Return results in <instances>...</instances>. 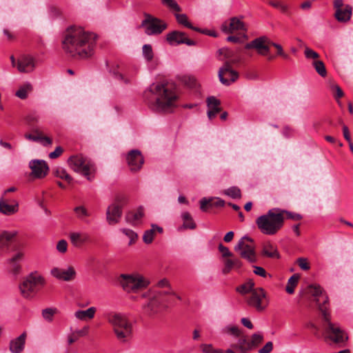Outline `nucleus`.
<instances>
[{"label": "nucleus", "mask_w": 353, "mask_h": 353, "mask_svg": "<svg viewBox=\"0 0 353 353\" xmlns=\"http://www.w3.org/2000/svg\"><path fill=\"white\" fill-rule=\"evenodd\" d=\"M6 196L0 197V213L6 216L14 214L19 211V203L16 200L11 201Z\"/></svg>", "instance_id": "22"}, {"label": "nucleus", "mask_w": 353, "mask_h": 353, "mask_svg": "<svg viewBox=\"0 0 353 353\" xmlns=\"http://www.w3.org/2000/svg\"><path fill=\"white\" fill-rule=\"evenodd\" d=\"M224 194L232 199H240L241 197V190L236 186L225 190Z\"/></svg>", "instance_id": "47"}, {"label": "nucleus", "mask_w": 353, "mask_h": 353, "mask_svg": "<svg viewBox=\"0 0 353 353\" xmlns=\"http://www.w3.org/2000/svg\"><path fill=\"white\" fill-rule=\"evenodd\" d=\"M161 3L163 6L167 7L171 10L179 12L181 11V8L176 3L175 0H161Z\"/></svg>", "instance_id": "53"}, {"label": "nucleus", "mask_w": 353, "mask_h": 353, "mask_svg": "<svg viewBox=\"0 0 353 353\" xmlns=\"http://www.w3.org/2000/svg\"><path fill=\"white\" fill-rule=\"evenodd\" d=\"M179 99L180 93L174 83L163 81L156 85V111L173 113L179 105Z\"/></svg>", "instance_id": "2"}, {"label": "nucleus", "mask_w": 353, "mask_h": 353, "mask_svg": "<svg viewBox=\"0 0 353 353\" xmlns=\"http://www.w3.org/2000/svg\"><path fill=\"white\" fill-rule=\"evenodd\" d=\"M154 307V297L150 298L147 303L143 305V312L146 315L151 316L153 314Z\"/></svg>", "instance_id": "52"}, {"label": "nucleus", "mask_w": 353, "mask_h": 353, "mask_svg": "<svg viewBox=\"0 0 353 353\" xmlns=\"http://www.w3.org/2000/svg\"><path fill=\"white\" fill-rule=\"evenodd\" d=\"M263 341V335L261 333L253 334L251 336V339L249 340L251 350H253L258 347Z\"/></svg>", "instance_id": "43"}, {"label": "nucleus", "mask_w": 353, "mask_h": 353, "mask_svg": "<svg viewBox=\"0 0 353 353\" xmlns=\"http://www.w3.org/2000/svg\"><path fill=\"white\" fill-rule=\"evenodd\" d=\"M31 90L32 85L30 83H26L19 88L16 92V95L21 99H25L27 98L28 93L31 92Z\"/></svg>", "instance_id": "42"}, {"label": "nucleus", "mask_w": 353, "mask_h": 353, "mask_svg": "<svg viewBox=\"0 0 353 353\" xmlns=\"http://www.w3.org/2000/svg\"><path fill=\"white\" fill-rule=\"evenodd\" d=\"M223 332L235 337H239L243 333L242 331L235 325H228L224 327Z\"/></svg>", "instance_id": "51"}, {"label": "nucleus", "mask_w": 353, "mask_h": 353, "mask_svg": "<svg viewBox=\"0 0 353 353\" xmlns=\"http://www.w3.org/2000/svg\"><path fill=\"white\" fill-rule=\"evenodd\" d=\"M45 283L44 278L38 272H32L23 279L19 285L21 294L26 299H32Z\"/></svg>", "instance_id": "6"}, {"label": "nucleus", "mask_w": 353, "mask_h": 353, "mask_svg": "<svg viewBox=\"0 0 353 353\" xmlns=\"http://www.w3.org/2000/svg\"><path fill=\"white\" fill-rule=\"evenodd\" d=\"M154 239V224L151 225V228L146 230L143 236V241L145 243H151Z\"/></svg>", "instance_id": "48"}, {"label": "nucleus", "mask_w": 353, "mask_h": 353, "mask_svg": "<svg viewBox=\"0 0 353 353\" xmlns=\"http://www.w3.org/2000/svg\"><path fill=\"white\" fill-rule=\"evenodd\" d=\"M261 255L270 259H279L280 254L276 245L270 241L265 242L262 245Z\"/></svg>", "instance_id": "28"}, {"label": "nucleus", "mask_w": 353, "mask_h": 353, "mask_svg": "<svg viewBox=\"0 0 353 353\" xmlns=\"http://www.w3.org/2000/svg\"><path fill=\"white\" fill-rule=\"evenodd\" d=\"M297 264L303 270H308L310 266L305 258H299L297 259Z\"/></svg>", "instance_id": "63"}, {"label": "nucleus", "mask_w": 353, "mask_h": 353, "mask_svg": "<svg viewBox=\"0 0 353 353\" xmlns=\"http://www.w3.org/2000/svg\"><path fill=\"white\" fill-rule=\"evenodd\" d=\"M120 283L127 292L142 289L148 285V281L141 276L127 274L120 276Z\"/></svg>", "instance_id": "12"}, {"label": "nucleus", "mask_w": 353, "mask_h": 353, "mask_svg": "<svg viewBox=\"0 0 353 353\" xmlns=\"http://www.w3.org/2000/svg\"><path fill=\"white\" fill-rule=\"evenodd\" d=\"M142 54L146 61L149 62L153 59L154 53L153 49L151 45L145 44L142 48Z\"/></svg>", "instance_id": "46"}, {"label": "nucleus", "mask_w": 353, "mask_h": 353, "mask_svg": "<svg viewBox=\"0 0 353 353\" xmlns=\"http://www.w3.org/2000/svg\"><path fill=\"white\" fill-rule=\"evenodd\" d=\"M273 350V343L269 341L259 350V353H270Z\"/></svg>", "instance_id": "64"}, {"label": "nucleus", "mask_w": 353, "mask_h": 353, "mask_svg": "<svg viewBox=\"0 0 353 353\" xmlns=\"http://www.w3.org/2000/svg\"><path fill=\"white\" fill-rule=\"evenodd\" d=\"M70 167L76 172L81 173L88 180L91 181V174L94 172L95 168L92 161L82 154L72 156L68 159Z\"/></svg>", "instance_id": "8"}, {"label": "nucleus", "mask_w": 353, "mask_h": 353, "mask_svg": "<svg viewBox=\"0 0 353 353\" xmlns=\"http://www.w3.org/2000/svg\"><path fill=\"white\" fill-rule=\"evenodd\" d=\"M181 217H182L183 223L182 226L179 228V230H181V229L194 230L196 228V225L189 212H185L182 213Z\"/></svg>", "instance_id": "35"}, {"label": "nucleus", "mask_w": 353, "mask_h": 353, "mask_svg": "<svg viewBox=\"0 0 353 353\" xmlns=\"http://www.w3.org/2000/svg\"><path fill=\"white\" fill-rule=\"evenodd\" d=\"M283 212L281 213L282 216H283L285 218L292 219L294 221H299L302 219V216L299 214L289 212L285 210H281Z\"/></svg>", "instance_id": "57"}, {"label": "nucleus", "mask_w": 353, "mask_h": 353, "mask_svg": "<svg viewBox=\"0 0 353 353\" xmlns=\"http://www.w3.org/2000/svg\"><path fill=\"white\" fill-rule=\"evenodd\" d=\"M176 19L177 22L184 26L186 28H188L190 29L193 30L194 28V26H192V24L188 21V18L186 14H175Z\"/></svg>", "instance_id": "50"}, {"label": "nucleus", "mask_w": 353, "mask_h": 353, "mask_svg": "<svg viewBox=\"0 0 353 353\" xmlns=\"http://www.w3.org/2000/svg\"><path fill=\"white\" fill-rule=\"evenodd\" d=\"M14 234L8 232L0 233V248L7 246L14 236Z\"/></svg>", "instance_id": "44"}, {"label": "nucleus", "mask_w": 353, "mask_h": 353, "mask_svg": "<svg viewBox=\"0 0 353 353\" xmlns=\"http://www.w3.org/2000/svg\"><path fill=\"white\" fill-rule=\"evenodd\" d=\"M254 290V283L252 280H249L236 288V291L241 294H246L248 293L250 294Z\"/></svg>", "instance_id": "37"}, {"label": "nucleus", "mask_w": 353, "mask_h": 353, "mask_svg": "<svg viewBox=\"0 0 353 353\" xmlns=\"http://www.w3.org/2000/svg\"><path fill=\"white\" fill-rule=\"evenodd\" d=\"M319 311L321 312L323 319V327L325 337L335 343L345 342L348 339L346 333L338 325L331 322L330 314L326 310V307L320 305Z\"/></svg>", "instance_id": "5"}, {"label": "nucleus", "mask_w": 353, "mask_h": 353, "mask_svg": "<svg viewBox=\"0 0 353 353\" xmlns=\"http://www.w3.org/2000/svg\"><path fill=\"white\" fill-rule=\"evenodd\" d=\"M55 175L61 179L65 180L68 183L72 181V178L63 168H58L55 172Z\"/></svg>", "instance_id": "55"}, {"label": "nucleus", "mask_w": 353, "mask_h": 353, "mask_svg": "<svg viewBox=\"0 0 353 353\" xmlns=\"http://www.w3.org/2000/svg\"><path fill=\"white\" fill-rule=\"evenodd\" d=\"M143 216V210L141 207H139L137 210L129 211L126 213L125 221L133 225H138Z\"/></svg>", "instance_id": "31"}, {"label": "nucleus", "mask_w": 353, "mask_h": 353, "mask_svg": "<svg viewBox=\"0 0 353 353\" xmlns=\"http://www.w3.org/2000/svg\"><path fill=\"white\" fill-rule=\"evenodd\" d=\"M207 103L208 108H213V109H221L219 108V105L221 104V102L219 99H217L214 97H209L207 99Z\"/></svg>", "instance_id": "56"}, {"label": "nucleus", "mask_w": 353, "mask_h": 353, "mask_svg": "<svg viewBox=\"0 0 353 353\" xmlns=\"http://www.w3.org/2000/svg\"><path fill=\"white\" fill-rule=\"evenodd\" d=\"M69 237L72 244L76 248H81L90 239L89 235L83 232H71Z\"/></svg>", "instance_id": "29"}, {"label": "nucleus", "mask_w": 353, "mask_h": 353, "mask_svg": "<svg viewBox=\"0 0 353 353\" xmlns=\"http://www.w3.org/2000/svg\"><path fill=\"white\" fill-rule=\"evenodd\" d=\"M127 198L124 196H117L106 210V221L109 225H116L122 216V209L127 204Z\"/></svg>", "instance_id": "10"}, {"label": "nucleus", "mask_w": 353, "mask_h": 353, "mask_svg": "<svg viewBox=\"0 0 353 353\" xmlns=\"http://www.w3.org/2000/svg\"><path fill=\"white\" fill-rule=\"evenodd\" d=\"M25 121L30 128L31 133H26L24 137L26 139L35 142H41L43 145L52 144V139L44 135L41 128L35 126L39 122V117L35 112H30L27 114Z\"/></svg>", "instance_id": "7"}, {"label": "nucleus", "mask_w": 353, "mask_h": 353, "mask_svg": "<svg viewBox=\"0 0 353 353\" xmlns=\"http://www.w3.org/2000/svg\"><path fill=\"white\" fill-rule=\"evenodd\" d=\"M58 312V310L55 307H48L41 311L42 317L48 322H52L54 314Z\"/></svg>", "instance_id": "40"}, {"label": "nucleus", "mask_w": 353, "mask_h": 353, "mask_svg": "<svg viewBox=\"0 0 353 353\" xmlns=\"http://www.w3.org/2000/svg\"><path fill=\"white\" fill-rule=\"evenodd\" d=\"M221 30L227 34H233L239 32V35L245 39H248L246 35L247 28L243 21L238 17H232L230 20V23H224L221 26Z\"/></svg>", "instance_id": "13"}, {"label": "nucleus", "mask_w": 353, "mask_h": 353, "mask_svg": "<svg viewBox=\"0 0 353 353\" xmlns=\"http://www.w3.org/2000/svg\"><path fill=\"white\" fill-rule=\"evenodd\" d=\"M128 165L132 172H137L144 163L143 157L140 150L134 149L129 151L126 155Z\"/></svg>", "instance_id": "17"}, {"label": "nucleus", "mask_w": 353, "mask_h": 353, "mask_svg": "<svg viewBox=\"0 0 353 353\" xmlns=\"http://www.w3.org/2000/svg\"><path fill=\"white\" fill-rule=\"evenodd\" d=\"M281 209L272 208L265 214L259 216L255 221L260 232L269 236H273L283 228L285 217L282 216Z\"/></svg>", "instance_id": "3"}, {"label": "nucleus", "mask_w": 353, "mask_h": 353, "mask_svg": "<svg viewBox=\"0 0 353 353\" xmlns=\"http://www.w3.org/2000/svg\"><path fill=\"white\" fill-rule=\"evenodd\" d=\"M234 250L240 256L250 263L257 262L258 256L255 250L254 240L248 236H243L234 246Z\"/></svg>", "instance_id": "9"}, {"label": "nucleus", "mask_w": 353, "mask_h": 353, "mask_svg": "<svg viewBox=\"0 0 353 353\" xmlns=\"http://www.w3.org/2000/svg\"><path fill=\"white\" fill-rule=\"evenodd\" d=\"M201 347L204 353H223L221 350H214L211 344H203Z\"/></svg>", "instance_id": "60"}, {"label": "nucleus", "mask_w": 353, "mask_h": 353, "mask_svg": "<svg viewBox=\"0 0 353 353\" xmlns=\"http://www.w3.org/2000/svg\"><path fill=\"white\" fill-rule=\"evenodd\" d=\"M29 168L32 170L30 176L37 179L44 178L48 173L49 167L43 160L33 159L29 162Z\"/></svg>", "instance_id": "19"}, {"label": "nucleus", "mask_w": 353, "mask_h": 353, "mask_svg": "<svg viewBox=\"0 0 353 353\" xmlns=\"http://www.w3.org/2000/svg\"><path fill=\"white\" fill-rule=\"evenodd\" d=\"M97 35L81 27L68 28L63 37L62 48L65 53L76 59H88L94 54Z\"/></svg>", "instance_id": "1"}, {"label": "nucleus", "mask_w": 353, "mask_h": 353, "mask_svg": "<svg viewBox=\"0 0 353 353\" xmlns=\"http://www.w3.org/2000/svg\"><path fill=\"white\" fill-rule=\"evenodd\" d=\"M222 262L223 263L222 272L224 274L230 273L232 270H239L243 265L242 261L234 255L232 257L222 259Z\"/></svg>", "instance_id": "25"}, {"label": "nucleus", "mask_w": 353, "mask_h": 353, "mask_svg": "<svg viewBox=\"0 0 353 353\" xmlns=\"http://www.w3.org/2000/svg\"><path fill=\"white\" fill-rule=\"evenodd\" d=\"M312 64L316 72L320 76H321L322 77H325L327 75L325 66L322 61H314Z\"/></svg>", "instance_id": "49"}, {"label": "nucleus", "mask_w": 353, "mask_h": 353, "mask_svg": "<svg viewBox=\"0 0 353 353\" xmlns=\"http://www.w3.org/2000/svg\"><path fill=\"white\" fill-rule=\"evenodd\" d=\"M164 289V293L175 294L169 280L164 278L156 283V289Z\"/></svg>", "instance_id": "39"}, {"label": "nucleus", "mask_w": 353, "mask_h": 353, "mask_svg": "<svg viewBox=\"0 0 353 353\" xmlns=\"http://www.w3.org/2000/svg\"><path fill=\"white\" fill-rule=\"evenodd\" d=\"M141 26L145 28V32L148 35L154 34V17L145 14V19L142 21Z\"/></svg>", "instance_id": "34"}, {"label": "nucleus", "mask_w": 353, "mask_h": 353, "mask_svg": "<svg viewBox=\"0 0 353 353\" xmlns=\"http://www.w3.org/2000/svg\"><path fill=\"white\" fill-rule=\"evenodd\" d=\"M97 312V308L90 307L85 310H77L74 312V316L81 321H87L92 319Z\"/></svg>", "instance_id": "32"}, {"label": "nucleus", "mask_w": 353, "mask_h": 353, "mask_svg": "<svg viewBox=\"0 0 353 353\" xmlns=\"http://www.w3.org/2000/svg\"><path fill=\"white\" fill-rule=\"evenodd\" d=\"M68 249V243L65 240H60L57 244V250L61 253H65Z\"/></svg>", "instance_id": "62"}, {"label": "nucleus", "mask_w": 353, "mask_h": 353, "mask_svg": "<svg viewBox=\"0 0 353 353\" xmlns=\"http://www.w3.org/2000/svg\"><path fill=\"white\" fill-rule=\"evenodd\" d=\"M304 54L307 59H316L319 57V54L316 52L309 48H305Z\"/></svg>", "instance_id": "61"}, {"label": "nucleus", "mask_w": 353, "mask_h": 353, "mask_svg": "<svg viewBox=\"0 0 353 353\" xmlns=\"http://www.w3.org/2000/svg\"><path fill=\"white\" fill-rule=\"evenodd\" d=\"M178 79L182 83L188 87L193 88L196 85V79L192 75L183 74L179 76Z\"/></svg>", "instance_id": "41"}, {"label": "nucleus", "mask_w": 353, "mask_h": 353, "mask_svg": "<svg viewBox=\"0 0 353 353\" xmlns=\"http://www.w3.org/2000/svg\"><path fill=\"white\" fill-rule=\"evenodd\" d=\"M34 67V60L31 56L24 54L18 60L17 68L21 72H32Z\"/></svg>", "instance_id": "26"}, {"label": "nucleus", "mask_w": 353, "mask_h": 353, "mask_svg": "<svg viewBox=\"0 0 353 353\" xmlns=\"http://www.w3.org/2000/svg\"><path fill=\"white\" fill-rule=\"evenodd\" d=\"M218 76L221 83L225 85H230L239 78L238 72L232 70L229 62H225L223 65L220 68Z\"/></svg>", "instance_id": "16"}, {"label": "nucleus", "mask_w": 353, "mask_h": 353, "mask_svg": "<svg viewBox=\"0 0 353 353\" xmlns=\"http://www.w3.org/2000/svg\"><path fill=\"white\" fill-rule=\"evenodd\" d=\"M25 252L21 248L14 246L11 250V256L8 260L10 270L13 274H19L21 270V263L24 259Z\"/></svg>", "instance_id": "15"}, {"label": "nucleus", "mask_w": 353, "mask_h": 353, "mask_svg": "<svg viewBox=\"0 0 353 353\" xmlns=\"http://www.w3.org/2000/svg\"><path fill=\"white\" fill-rule=\"evenodd\" d=\"M232 347L235 349H239L241 353H246L251 350L249 340L247 339L246 336L243 333L239 336L238 343L232 345Z\"/></svg>", "instance_id": "33"}, {"label": "nucleus", "mask_w": 353, "mask_h": 353, "mask_svg": "<svg viewBox=\"0 0 353 353\" xmlns=\"http://www.w3.org/2000/svg\"><path fill=\"white\" fill-rule=\"evenodd\" d=\"M50 273L57 279L65 281H71L74 280L76 276V271L72 266L68 267L67 270L61 269L59 268H53L51 270Z\"/></svg>", "instance_id": "23"}, {"label": "nucleus", "mask_w": 353, "mask_h": 353, "mask_svg": "<svg viewBox=\"0 0 353 353\" xmlns=\"http://www.w3.org/2000/svg\"><path fill=\"white\" fill-rule=\"evenodd\" d=\"M77 217L82 221H85V219L90 216L89 212L83 206H78L74 209Z\"/></svg>", "instance_id": "54"}, {"label": "nucleus", "mask_w": 353, "mask_h": 353, "mask_svg": "<svg viewBox=\"0 0 353 353\" xmlns=\"http://www.w3.org/2000/svg\"><path fill=\"white\" fill-rule=\"evenodd\" d=\"M26 333L23 332L17 339L12 340L10 343V350L12 353H21L25 346Z\"/></svg>", "instance_id": "30"}, {"label": "nucleus", "mask_w": 353, "mask_h": 353, "mask_svg": "<svg viewBox=\"0 0 353 353\" xmlns=\"http://www.w3.org/2000/svg\"><path fill=\"white\" fill-rule=\"evenodd\" d=\"M152 84L147 90L143 92V97L145 103H146L152 109L154 106V88Z\"/></svg>", "instance_id": "38"}, {"label": "nucleus", "mask_w": 353, "mask_h": 353, "mask_svg": "<svg viewBox=\"0 0 353 353\" xmlns=\"http://www.w3.org/2000/svg\"><path fill=\"white\" fill-rule=\"evenodd\" d=\"M246 302L250 307L258 312H262L268 307L269 301L265 290L261 288H255L246 298Z\"/></svg>", "instance_id": "11"}, {"label": "nucleus", "mask_w": 353, "mask_h": 353, "mask_svg": "<svg viewBox=\"0 0 353 353\" xmlns=\"http://www.w3.org/2000/svg\"><path fill=\"white\" fill-rule=\"evenodd\" d=\"M108 322L112 325L117 338L121 342H125L131 336L132 326L127 316L121 313L109 312L106 314Z\"/></svg>", "instance_id": "4"}, {"label": "nucleus", "mask_w": 353, "mask_h": 353, "mask_svg": "<svg viewBox=\"0 0 353 353\" xmlns=\"http://www.w3.org/2000/svg\"><path fill=\"white\" fill-rule=\"evenodd\" d=\"M168 295H174L173 294H165L164 293V289H156V305H161L163 301L161 300L164 296Z\"/></svg>", "instance_id": "58"}, {"label": "nucleus", "mask_w": 353, "mask_h": 353, "mask_svg": "<svg viewBox=\"0 0 353 353\" xmlns=\"http://www.w3.org/2000/svg\"><path fill=\"white\" fill-rule=\"evenodd\" d=\"M137 71L138 68L135 65H131L125 68L123 72H120L117 67L112 70V73L117 79L125 84H130Z\"/></svg>", "instance_id": "20"}, {"label": "nucleus", "mask_w": 353, "mask_h": 353, "mask_svg": "<svg viewBox=\"0 0 353 353\" xmlns=\"http://www.w3.org/2000/svg\"><path fill=\"white\" fill-rule=\"evenodd\" d=\"M121 232L130 239L129 245H134L138 239V234L130 229L122 228Z\"/></svg>", "instance_id": "45"}, {"label": "nucleus", "mask_w": 353, "mask_h": 353, "mask_svg": "<svg viewBox=\"0 0 353 353\" xmlns=\"http://www.w3.org/2000/svg\"><path fill=\"white\" fill-rule=\"evenodd\" d=\"M225 205L224 200L220 198H203L200 201V208L203 212H206L209 208H221Z\"/></svg>", "instance_id": "27"}, {"label": "nucleus", "mask_w": 353, "mask_h": 353, "mask_svg": "<svg viewBox=\"0 0 353 353\" xmlns=\"http://www.w3.org/2000/svg\"><path fill=\"white\" fill-rule=\"evenodd\" d=\"M218 249L221 253L222 259L233 256L232 252H231L230 250L227 247L224 246L222 243L219 245Z\"/></svg>", "instance_id": "59"}, {"label": "nucleus", "mask_w": 353, "mask_h": 353, "mask_svg": "<svg viewBox=\"0 0 353 353\" xmlns=\"http://www.w3.org/2000/svg\"><path fill=\"white\" fill-rule=\"evenodd\" d=\"M334 6L336 10L334 16L340 22L348 21L352 14V8L350 5L344 6L342 0H335Z\"/></svg>", "instance_id": "18"}, {"label": "nucleus", "mask_w": 353, "mask_h": 353, "mask_svg": "<svg viewBox=\"0 0 353 353\" xmlns=\"http://www.w3.org/2000/svg\"><path fill=\"white\" fill-rule=\"evenodd\" d=\"M309 289L311 295L315 298L314 301L318 307L319 308V306L322 305L324 307H325L326 310L328 311V297L323 293L321 286L319 285H310Z\"/></svg>", "instance_id": "21"}, {"label": "nucleus", "mask_w": 353, "mask_h": 353, "mask_svg": "<svg viewBox=\"0 0 353 353\" xmlns=\"http://www.w3.org/2000/svg\"><path fill=\"white\" fill-rule=\"evenodd\" d=\"M300 276L298 274H293L288 281L287 285L285 287V291L292 294L294 292V289L297 286Z\"/></svg>", "instance_id": "36"}, {"label": "nucleus", "mask_w": 353, "mask_h": 353, "mask_svg": "<svg viewBox=\"0 0 353 353\" xmlns=\"http://www.w3.org/2000/svg\"><path fill=\"white\" fill-rule=\"evenodd\" d=\"M272 41L267 37L263 36L254 39L245 46V49H255L261 56H268L270 53Z\"/></svg>", "instance_id": "14"}, {"label": "nucleus", "mask_w": 353, "mask_h": 353, "mask_svg": "<svg viewBox=\"0 0 353 353\" xmlns=\"http://www.w3.org/2000/svg\"><path fill=\"white\" fill-rule=\"evenodd\" d=\"M167 40L171 43H185L188 46H195L196 42L188 39L185 33L179 31H173L167 35Z\"/></svg>", "instance_id": "24"}]
</instances>
